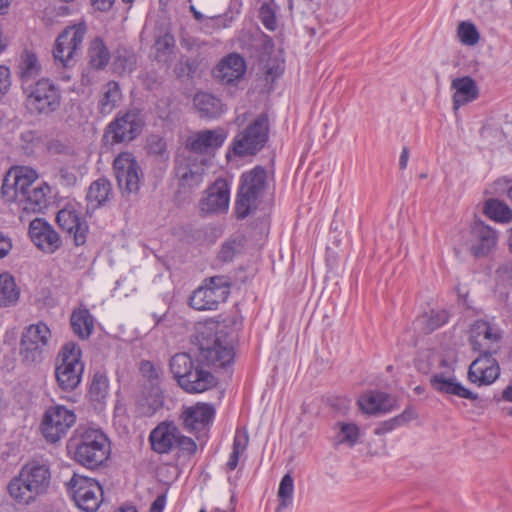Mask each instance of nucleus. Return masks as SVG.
Listing matches in <instances>:
<instances>
[{"mask_svg": "<svg viewBox=\"0 0 512 512\" xmlns=\"http://www.w3.org/2000/svg\"><path fill=\"white\" fill-rule=\"evenodd\" d=\"M196 339L199 350L197 362L188 353H177L169 363L174 378L187 393H202L216 386L217 379L203 365L224 368L233 362L235 356L234 338L224 329L205 326Z\"/></svg>", "mask_w": 512, "mask_h": 512, "instance_id": "1", "label": "nucleus"}, {"mask_svg": "<svg viewBox=\"0 0 512 512\" xmlns=\"http://www.w3.org/2000/svg\"><path fill=\"white\" fill-rule=\"evenodd\" d=\"M51 473L46 464L32 461L25 464L9 485V495L19 504L28 505L47 492Z\"/></svg>", "mask_w": 512, "mask_h": 512, "instance_id": "2", "label": "nucleus"}, {"mask_svg": "<svg viewBox=\"0 0 512 512\" xmlns=\"http://www.w3.org/2000/svg\"><path fill=\"white\" fill-rule=\"evenodd\" d=\"M84 364L81 349L74 342H68L60 349L55 361V377L63 391H72L81 382Z\"/></svg>", "mask_w": 512, "mask_h": 512, "instance_id": "3", "label": "nucleus"}, {"mask_svg": "<svg viewBox=\"0 0 512 512\" xmlns=\"http://www.w3.org/2000/svg\"><path fill=\"white\" fill-rule=\"evenodd\" d=\"M108 456V439L101 430L86 428L80 433L74 450L76 462L93 469L100 466Z\"/></svg>", "mask_w": 512, "mask_h": 512, "instance_id": "4", "label": "nucleus"}, {"mask_svg": "<svg viewBox=\"0 0 512 512\" xmlns=\"http://www.w3.org/2000/svg\"><path fill=\"white\" fill-rule=\"evenodd\" d=\"M265 186L266 171L262 167L257 166L242 174L241 185L235 205L238 218H246L257 208L258 201L262 197Z\"/></svg>", "mask_w": 512, "mask_h": 512, "instance_id": "5", "label": "nucleus"}, {"mask_svg": "<svg viewBox=\"0 0 512 512\" xmlns=\"http://www.w3.org/2000/svg\"><path fill=\"white\" fill-rule=\"evenodd\" d=\"M231 279L225 275L207 278L190 296V306L199 311L216 310L230 294Z\"/></svg>", "mask_w": 512, "mask_h": 512, "instance_id": "6", "label": "nucleus"}, {"mask_svg": "<svg viewBox=\"0 0 512 512\" xmlns=\"http://www.w3.org/2000/svg\"><path fill=\"white\" fill-rule=\"evenodd\" d=\"M26 105L38 113H51L57 110L61 103V93L58 86L48 78H41L35 83H28L23 88Z\"/></svg>", "mask_w": 512, "mask_h": 512, "instance_id": "7", "label": "nucleus"}, {"mask_svg": "<svg viewBox=\"0 0 512 512\" xmlns=\"http://www.w3.org/2000/svg\"><path fill=\"white\" fill-rule=\"evenodd\" d=\"M149 440L152 449L160 454L169 453L174 449L187 454H194L197 445L189 437L182 435L172 422L158 424L150 433Z\"/></svg>", "mask_w": 512, "mask_h": 512, "instance_id": "8", "label": "nucleus"}, {"mask_svg": "<svg viewBox=\"0 0 512 512\" xmlns=\"http://www.w3.org/2000/svg\"><path fill=\"white\" fill-rule=\"evenodd\" d=\"M52 334L49 327L38 322L24 329L20 340L19 354L26 364L40 363L48 350Z\"/></svg>", "mask_w": 512, "mask_h": 512, "instance_id": "9", "label": "nucleus"}, {"mask_svg": "<svg viewBox=\"0 0 512 512\" xmlns=\"http://www.w3.org/2000/svg\"><path fill=\"white\" fill-rule=\"evenodd\" d=\"M87 32L84 23L66 27L57 37L53 50L56 61L64 67H70L76 62Z\"/></svg>", "mask_w": 512, "mask_h": 512, "instance_id": "10", "label": "nucleus"}, {"mask_svg": "<svg viewBox=\"0 0 512 512\" xmlns=\"http://www.w3.org/2000/svg\"><path fill=\"white\" fill-rule=\"evenodd\" d=\"M68 491L76 506L84 512H95L103 501L101 485L93 478L75 474Z\"/></svg>", "mask_w": 512, "mask_h": 512, "instance_id": "11", "label": "nucleus"}, {"mask_svg": "<svg viewBox=\"0 0 512 512\" xmlns=\"http://www.w3.org/2000/svg\"><path fill=\"white\" fill-rule=\"evenodd\" d=\"M268 118L258 116L245 129L240 131L233 142V151L236 155H255L265 145L268 139Z\"/></svg>", "mask_w": 512, "mask_h": 512, "instance_id": "12", "label": "nucleus"}, {"mask_svg": "<svg viewBox=\"0 0 512 512\" xmlns=\"http://www.w3.org/2000/svg\"><path fill=\"white\" fill-rule=\"evenodd\" d=\"M76 415L73 410L63 405L49 407L43 416L41 432L46 441L56 443L66 436L75 424Z\"/></svg>", "mask_w": 512, "mask_h": 512, "instance_id": "13", "label": "nucleus"}, {"mask_svg": "<svg viewBox=\"0 0 512 512\" xmlns=\"http://www.w3.org/2000/svg\"><path fill=\"white\" fill-rule=\"evenodd\" d=\"M113 169L121 192L126 195L137 194L143 173L136 158L129 152H122L114 159Z\"/></svg>", "mask_w": 512, "mask_h": 512, "instance_id": "14", "label": "nucleus"}, {"mask_svg": "<svg viewBox=\"0 0 512 512\" xmlns=\"http://www.w3.org/2000/svg\"><path fill=\"white\" fill-rule=\"evenodd\" d=\"M38 175L29 167H15L4 178L1 192L7 201H23V196L35 185Z\"/></svg>", "mask_w": 512, "mask_h": 512, "instance_id": "15", "label": "nucleus"}, {"mask_svg": "<svg viewBox=\"0 0 512 512\" xmlns=\"http://www.w3.org/2000/svg\"><path fill=\"white\" fill-rule=\"evenodd\" d=\"M143 125L140 112L137 109H130L124 113L119 112L108 125L107 132L112 135L115 143L130 142L141 133Z\"/></svg>", "mask_w": 512, "mask_h": 512, "instance_id": "16", "label": "nucleus"}, {"mask_svg": "<svg viewBox=\"0 0 512 512\" xmlns=\"http://www.w3.org/2000/svg\"><path fill=\"white\" fill-rule=\"evenodd\" d=\"M496 352H481L469 366L468 379L478 386L490 385L500 375V367L495 358L492 357Z\"/></svg>", "mask_w": 512, "mask_h": 512, "instance_id": "17", "label": "nucleus"}, {"mask_svg": "<svg viewBox=\"0 0 512 512\" xmlns=\"http://www.w3.org/2000/svg\"><path fill=\"white\" fill-rule=\"evenodd\" d=\"M471 345L479 352H497L501 339L500 330L484 320L476 321L471 330Z\"/></svg>", "mask_w": 512, "mask_h": 512, "instance_id": "18", "label": "nucleus"}, {"mask_svg": "<svg viewBox=\"0 0 512 512\" xmlns=\"http://www.w3.org/2000/svg\"><path fill=\"white\" fill-rule=\"evenodd\" d=\"M230 190L224 179H217L207 190L205 196L200 200L199 207L202 212L215 214L228 210Z\"/></svg>", "mask_w": 512, "mask_h": 512, "instance_id": "19", "label": "nucleus"}, {"mask_svg": "<svg viewBox=\"0 0 512 512\" xmlns=\"http://www.w3.org/2000/svg\"><path fill=\"white\" fill-rule=\"evenodd\" d=\"M29 236L32 242L46 253H54L62 244L58 233L53 227L40 218L30 222Z\"/></svg>", "mask_w": 512, "mask_h": 512, "instance_id": "20", "label": "nucleus"}, {"mask_svg": "<svg viewBox=\"0 0 512 512\" xmlns=\"http://www.w3.org/2000/svg\"><path fill=\"white\" fill-rule=\"evenodd\" d=\"M496 245V231L482 221H475L471 226V253L477 258L486 257Z\"/></svg>", "mask_w": 512, "mask_h": 512, "instance_id": "21", "label": "nucleus"}, {"mask_svg": "<svg viewBox=\"0 0 512 512\" xmlns=\"http://www.w3.org/2000/svg\"><path fill=\"white\" fill-rule=\"evenodd\" d=\"M226 138L227 133L222 128L203 130L191 135L186 145L195 153H209L221 147Z\"/></svg>", "mask_w": 512, "mask_h": 512, "instance_id": "22", "label": "nucleus"}, {"mask_svg": "<svg viewBox=\"0 0 512 512\" xmlns=\"http://www.w3.org/2000/svg\"><path fill=\"white\" fill-rule=\"evenodd\" d=\"M215 409L207 403H197L183 409L181 419L184 427L189 431L205 429L212 421Z\"/></svg>", "mask_w": 512, "mask_h": 512, "instance_id": "23", "label": "nucleus"}, {"mask_svg": "<svg viewBox=\"0 0 512 512\" xmlns=\"http://www.w3.org/2000/svg\"><path fill=\"white\" fill-rule=\"evenodd\" d=\"M60 228L73 236L77 246L86 241L87 225L80 218L76 210L72 207L61 209L56 216Z\"/></svg>", "mask_w": 512, "mask_h": 512, "instance_id": "24", "label": "nucleus"}, {"mask_svg": "<svg viewBox=\"0 0 512 512\" xmlns=\"http://www.w3.org/2000/svg\"><path fill=\"white\" fill-rule=\"evenodd\" d=\"M246 65L244 59L232 53L223 58L214 70V75L221 82L230 84L239 80L245 73Z\"/></svg>", "mask_w": 512, "mask_h": 512, "instance_id": "25", "label": "nucleus"}, {"mask_svg": "<svg viewBox=\"0 0 512 512\" xmlns=\"http://www.w3.org/2000/svg\"><path fill=\"white\" fill-rule=\"evenodd\" d=\"M431 386L440 393L455 395L460 398L476 400L478 395L459 383L452 375H446L442 372L435 373L431 379Z\"/></svg>", "mask_w": 512, "mask_h": 512, "instance_id": "26", "label": "nucleus"}, {"mask_svg": "<svg viewBox=\"0 0 512 512\" xmlns=\"http://www.w3.org/2000/svg\"><path fill=\"white\" fill-rule=\"evenodd\" d=\"M451 89L454 90L452 96L454 110H458L461 106L476 100L479 95L476 82L469 76L453 79Z\"/></svg>", "mask_w": 512, "mask_h": 512, "instance_id": "27", "label": "nucleus"}, {"mask_svg": "<svg viewBox=\"0 0 512 512\" xmlns=\"http://www.w3.org/2000/svg\"><path fill=\"white\" fill-rule=\"evenodd\" d=\"M123 94L120 85L116 81H109L101 86L98 93L97 111L102 116L111 114L120 106Z\"/></svg>", "mask_w": 512, "mask_h": 512, "instance_id": "28", "label": "nucleus"}, {"mask_svg": "<svg viewBox=\"0 0 512 512\" xmlns=\"http://www.w3.org/2000/svg\"><path fill=\"white\" fill-rule=\"evenodd\" d=\"M361 410L367 414L389 412L395 406V399L384 392L371 391L358 400Z\"/></svg>", "mask_w": 512, "mask_h": 512, "instance_id": "29", "label": "nucleus"}, {"mask_svg": "<svg viewBox=\"0 0 512 512\" xmlns=\"http://www.w3.org/2000/svg\"><path fill=\"white\" fill-rule=\"evenodd\" d=\"M42 67L37 56L31 51H24L18 64V75L21 80L22 89L41 73Z\"/></svg>", "mask_w": 512, "mask_h": 512, "instance_id": "30", "label": "nucleus"}, {"mask_svg": "<svg viewBox=\"0 0 512 512\" xmlns=\"http://www.w3.org/2000/svg\"><path fill=\"white\" fill-rule=\"evenodd\" d=\"M20 298V288L9 273H0V307L15 306Z\"/></svg>", "mask_w": 512, "mask_h": 512, "instance_id": "31", "label": "nucleus"}, {"mask_svg": "<svg viewBox=\"0 0 512 512\" xmlns=\"http://www.w3.org/2000/svg\"><path fill=\"white\" fill-rule=\"evenodd\" d=\"M193 104L201 117L215 118L222 113L220 100L209 93H197L194 96Z\"/></svg>", "mask_w": 512, "mask_h": 512, "instance_id": "32", "label": "nucleus"}, {"mask_svg": "<svg viewBox=\"0 0 512 512\" xmlns=\"http://www.w3.org/2000/svg\"><path fill=\"white\" fill-rule=\"evenodd\" d=\"M70 322L74 333L81 339H87L93 332L94 319L86 308L74 310Z\"/></svg>", "mask_w": 512, "mask_h": 512, "instance_id": "33", "label": "nucleus"}, {"mask_svg": "<svg viewBox=\"0 0 512 512\" xmlns=\"http://www.w3.org/2000/svg\"><path fill=\"white\" fill-rule=\"evenodd\" d=\"M49 193L50 187L46 183L34 185L28 193L23 196L22 202H25L24 209L35 212L41 211L47 206Z\"/></svg>", "mask_w": 512, "mask_h": 512, "instance_id": "34", "label": "nucleus"}, {"mask_svg": "<svg viewBox=\"0 0 512 512\" xmlns=\"http://www.w3.org/2000/svg\"><path fill=\"white\" fill-rule=\"evenodd\" d=\"M111 195V183L105 178H99L91 183L86 199L91 208L102 206Z\"/></svg>", "mask_w": 512, "mask_h": 512, "instance_id": "35", "label": "nucleus"}, {"mask_svg": "<svg viewBox=\"0 0 512 512\" xmlns=\"http://www.w3.org/2000/svg\"><path fill=\"white\" fill-rule=\"evenodd\" d=\"M176 175L183 188H194L202 183L204 168L199 165L189 167L180 164L176 167Z\"/></svg>", "mask_w": 512, "mask_h": 512, "instance_id": "36", "label": "nucleus"}, {"mask_svg": "<svg viewBox=\"0 0 512 512\" xmlns=\"http://www.w3.org/2000/svg\"><path fill=\"white\" fill-rule=\"evenodd\" d=\"M449 314L446 310H432L420 316L416 324L424 333H431L448 322Z\"/></svg>", "mask_w": 512, "mask_h": 512, "instance_id": "37", "label": "nucleus"}, {"mask_svg": "<svg viewBox=\"0 0 512 512\" xmlns=\"http://www.w3.org/2000/svg\"><path fill=\"white\" fill-rule=\"evenodd\" d=\"M484 213L496 222H512V210L505 202L498 199L487 200L484 205Z\"/></svg>", "mask_w": 512, "mask_h": 512, "instance_id": "38", "label": "nucleus"}, {"mask_svg": "<svg viewBox=\"0 0 512 512\" xmlns=\"http://www.w3.org/2000/svg\"><path fill=\"white\" fill-rule=\"evenodd\" d=\"M249 442V436L246 430L238 429L235 433L232 452L226 463V469L234 470L238 464L240 457L244 454Z\"/></svg>", "mask_w": 512, "mask_h": 512, "instance_id": "39", "label": "nucleus"}, {"mask_svg": "<svg viewBox=\"0 0 512 512\" xmlns=\"http://www.w3.org/2000/svg\"><path fill=\"white\" fill-rule=\"evenodd\" d=\"M88 53L90 64L96 69L104 68L109 62L110 53L103 41L99 38L91 42Z\"/></svg>", "mask_w": 512, "mask_h": 512, "instance_id": "40", "label": "nucleus"}, {"mask_svg": "<svg viewBox=\"0 0 512 512\" xmlns=\"http://www.w3.org/2000/svg\"><path fill=\"white\" fill-rule=\"evenodd\" d=\"M294 495V479L290 473H287L283 476L280 481L277 497L279 500L278 507L276 508L277 512H280L283 509H286L292 504Z\"/></svg>", "mask_w": 512, "mask_h": 512, "instance_id": "41", "label": "nucleus"}, {"mask_svg": "<svg viewBox=\"0 0 512 512\" xmlns=\"http://www.w3.org/2000/svg\"><path fill=\"white\" fill-rule=\"evenodd\" d=\"M338 432L335 436V445L346 444L354 446L359 438V428L354 423L339 422L336 424Z\"/></svg>", "mask_w": 512, "mask_h": 512, "instance_id": "42", "label": "nucleus"}, {"mask_svg": "<svg viewBox=\"0 0 512 512\" xmlns=\"http://www.w3.org/2000/svg\"><path fill=\"white\" fill-rule=\"evenodd\" d=\"M108 389L109 385L107 376L100 372L95 373L89 389V397L91 401L103 403L108 396Z\"/></svg>", "mask_w": 512, "mask_h": 512, "instance_id": "43", "label": "nucleus"}, {"mask_svg": "<svg viewBox=\"0 0 512 512\" xmlns=\"http://www.w3.org/2000/svg\"><path fill=\"white\" fill-rule=\"evenodd\" d=\"M155 50L159 61H167L169 56L173 53L175 46L174 37L169 33L165 32L156 37Z\"/></svg>", "mask_w": 512, "mask_h": 512, "instance_id": "44", "label": "nucleus"}, {"mask_svg": "<svg viewBox=\"0 0 512 512\" xmlns=\"http://www.w3.org/2000/svg\"><path fill=\"white\" fill-rule=\"evenodd\" d=\"M460 42L467 46H474L479 42L480 34L472 22L462 21L457 28Z\"/></svg>", "mask_w": 512, "mask_h": 512, "instance_id": "45", "label": "nucleus"}, {"mask_svg": "<svg viewBox=\"0 0 512 512\" xmlns=\"http://www.w3.org/2000/svg\"><path fill=\"white\" fill-rule=\"evenodd\" d=\"M259 18L266 29L274 31L277 28L276 9L273 3L261 5Z\"/></svg>", "mask_w": 512, "mask_h": 512, "instance_id": "46", "label": "nucleus"}, {"mask_svg": "<svg viewBox=\"0 0 512 512\" xmlns=\"http://www.w3.org/2000/svg\"><path fill=\"white\" fill-rule=\"evenodd\" d=\"M242 245L237 239H231L222 244L218 253V259L222 262H230L240 251Z\"/></svg>", "mask_w": 512, "mask_h": 512, "instance_id": "47", "label": "nucleus"}, {"mask_svg": "<svg viewBox=\"0 0 512 512\" xmlns=\"http://www.w3.org/2000/svg\"><path fill=\"white\" fill-rule=\"evenodd\" d=\"M136 67V56L132 52L125 51L115 59V68L119 73L132 72Z\"/></svg>", "mask_w": 512, "mask_h": 512, "instance_id": "48", "label": "nucleus"}, {"mask_svg": "<svg viewBox=\"0 0 512 512\" xmlns=\"http://www.w3.org/2000/svg\"><path fill=\"white\" fill-rule=\"evenodd\" d=\"M146 148L149 154L163 155L166 151V143L161 137L151 135L147 138Z\"/></svg>", "mask_w": 512, "mask_h": 512, "instance_id": "49", "label": "nucleus"}, {"mask_svg": "<svg viewBox=\"0 0 512 512\" xmlns=\"http://www.w3.org/2000/svg\"><path fill=\"white\" fill-rule=\"evenodd\" d=\"M142 375L151 382L159 380L160 370L149 361H143L140 366Z\"/></svg>", "mask_w": 512, "mask_h": 512, "instance_id": "50", "label": "nucleus"}, {"mask_svg": "<svg viewBox=\"0 0 512 512\" xmlns=\"http://www.w3.org/2000/svg\"><path fill=\"white\" fill-rule=\"evenodd\" d=\"M10 84L9 69L6 66H0V95L8 91Z\"/></svg>", "mask_w": 512, "mask_h": 512, "instance_id": "51", "label": "nucleus"}, {"mask_svg": "<svg viewBox=\"0 0 512 512\" xmlns=\"http://www.w3.org/2000/svg\"><path fill=\"white\" fill-rule=\"evenodd\" d=\"M417 417V413L412 408H407L403 411L402 414L393 418V421L396 425L400 426L402 424L408 423L409 421L415 419Z\"/></svg>", "mask_w": 512, "mask_h": 512, "instance_id": "52", "label": "nucleus"}, {"mask_svg": "<svg viewBox=\"0 0 512 512\" xmlns=\"http://www.w3.org/2000/svg\"><path fill=\"white\" fill-rule=\"evenodd\" d=\"M11 249H12L11 239L7 235L0 232V259L4 258L6 255H8V253L10 252Z\"/></svg>", "mask_w": 512, "mask_h": 512, "instance_id": "53", "label": "nucleus"}, {"mask_svg": "<svg viewBox=\"0 0 512 512\" xmlns=\"http://www.w3.org/2000/svg\"><path fill=\"white\" fill-rule=\"evenodd\" d=\"M165 504H166V496H165V494H161L153 501L149 512H163Z\"/></svg>", "mask_w": 512, "mask_h": 512, "instance_id": "54", "label": "nucleus"}, {"mask_svg": "<svg viewBox=\"0 0 512 512\" xmlns=\"http://www.w3.org/2000/svg\"><path fill=\"white\" fill-rule=\"evenodd\" d=\"M115 0H91L92 5L99 11H108Z\"/></svg>", "mask_w": 512, "mask_h": 512, "instance_id": "55", "label": "nucleus"}, {"mask_svg": "<svg viewBox=\"0 0 512 512\" xmlns=\"http://www.w3.org/2000/svg\"><path fill=\"white\" fill-rule=\"evenodd\" d=\"M397 426L398 425L395 424L393 419H391L389 421L384 422L380 427L376 428L375 429V434H377V435L385 434V433L393 430Z\"/></svg>", "mask_w": 512, "mask_h": 512, "instance_id": "56", "label": "nucleus"}, {"mask_svg": "<svg viewBox=\"0 0 512 512\" xmlns=\"http://www.w3.org/2000/svg\"><path fill=\"white\" fill-rule=\"evenodd\" d=\"M409 155L410 153L408 147H403L399 158V168L401 170L406 169L409 161Z\"/></svg>", "mask_w": 512, "mask_h": 512, "instance_id": "57", "label": "nucleus"}, {"mask_svg": "<svg viewBox=\"0 0 512 512\" xmlns=\"http://www.w3.org/2000/svg\"><path fill=\"white\" fill-rule=\"evenodd\" d=\"M11 0H0V15H5L8 12Z\"/></svg>", "mask_w": 512, "mask_h": 512, "instance_id": "58", "label": "nucleus"}, {"mask_svg": "<svg viewBox=\"0 0 512 512\" xmlns=\"http://www.w3.org/2000/svg\"><path fill=\"white\" fill-rule=\"evenodd\" d=\"M504 400L512 402V386H508L502 394Z\"/></svg>", "mask_w": 512, "mask_h": 512, "instance_id": "59", "label": "nucleus"}, {"mask_svg": "<svg viewBox=\"0 0 512 512\" xmlns=\"http://www.w3.org/2000/svg\"><path fill=\"white\" fill-rule=\"evenodd\" d=\"M118 512H137L134 506H123L119 508Z\"/></svg>", "mask_w": 512, "mask_h": 512, "instance_id": "60", "label": "nucleus"}, {"mask_svg": "<svg viewBox=\"0 0 512 512\" xmlns=\"http://www.w3.org/2000/svg\"><path fill=\"white\" fill-rule=\"evenodd\" d=\"M191 11L193 12L195 19L199 21L204 19V16L199 11H197L193 6H191Z\"/></svg>", "mask_w": 512, "mask_h": 512, "instance_id": "61", "label": "nucleus"}, {"mask_svg": "<svg viewBox=\"0 0 512 512\" xmlns=\"http://www.w3.org/2000/svg\"><path fill=\"white\" fill-rule=\"evenodd\" d=\"M210 20L214 23H216L218 26L220 25V23L223 21V19L221 17H213V18H210Z\"/></svg>", "mask_w": 512, "mask_h": 512, "instance_id": "62", "label": "nucleus"}, {"mask_svg": "<svg viewBox=\"0 0 512 512\" xmlns=\"http://www.w3.org/2000/svg\"><path fill=\"white\" fill-rule=\"evenodd\" d=\"M509 246L512 251V228L509 230V236H508Z\"/></svg>", "mask_w": 512, "mask_h": 512, "instance_id": "63", "label": "nucleus"}, {"mask_svg": "<svg viewBox=\"0 0 512 512\" xmlns=\"http://www.w3.org/2000/svg\"><path fill=\"white\" fill-rule=\"evenodd\" d=\"M507 195L512 200V186L508 189Z\"/></svg>", "mask_w": 512, "mask_h": 512, "instance_id": "64", "label": "nucleus"}]
</instances>
